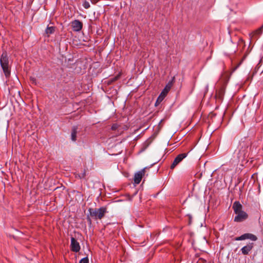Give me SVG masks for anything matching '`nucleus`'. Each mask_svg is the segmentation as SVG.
Masks as SVG:
<instances>
[{"label": "nucleus", "mask_w": 263, "mask_h": 263, "mask_svg": "<svg viewBox=\"0 0 263 263\" xmlns=\"http://www.w3.org/2000/svg\"><path fill=\"white\" fill-rule=\"evenodd\" d=\"M83 6L85 8V9H88L90 5V4L88 2H87V1H85L84 2V3L83 4Z\"/></svg>", "instance_id": "18"}, {"label": "nucleus", "mask_w": 263, "mask_h": 263, "mask_svg": "<svg viewBox=\"0 0 263 263\" xmlns=\"http://www.w3.org/2000/svg\"><path fill=\"white\" fill-rule=\"evenodd\" d=\"M79 263H89V260L87 257H84L80 260Z\"/></svg>", "instance_id": "17"}, {"label": "nucleus", "mask_w": 263, "mask_h": 263, "mask_svg": "<svg viewBox=\"0 0 263 263\" xmlns=\"http://www.w3.org/2000/svg\"><path fill=\"white\" fill-rule=\"evenodd\" d=\"M242 206L239 201H235L232 206L235 213L242 211Z\"/></svg>", "instance_id": "12"}, {"label": "nucleus", "mask_w": 263, "mask_h": 263, "mask_svg": "<svg viewBox=\"0 0 263 263\" xmlns=\"http://www.w3.org/2000/svg\"><path fill=\"white\" fill-rule=\"evenodd\" d=\"M0 64L5 77L8 78L10 75V69L9 66V59L6 52H4L0 58Z\"/></svg>", "instance_id": "1"}, {"label": "nucleus", "mask_w": 263, "mask_h": 263, "mask_svg": "<svg viewBox=\"0 0 263 263\" xmlns=\"http://www.w3.org/2000/svg\"><path fill=\"white\" fill-rule=\"evenodd\" d=\"M236 240H243L245 239H250L252 241H256L257 239L256 236L251 233H245L239 237H236Z\"/></svg>", "instance_id": "5"}, {"label": "nucleus", "mask_w": 263, "mask_h": 263, "mask_svg": "<svg viewBox=\"0 0 263 263\" xmlns=\"http://www.w3.org/2000/svg\"><path fill=\"white\" fill-rule=\"evenodd\" d=\"M229 79L227 74H224L222 76L220 81L223 82V85L217 90H216L215 97L217 99L221 101L223 98L225 92V87Z\"/></svg>", "instance_id": "3"}, {"label": "nucleus", "mask_w": 263, "mask_h": 263, "mask_svg": "<svg viewBox=\"0 0 263 263\" xmlns=\"http://www.w3.org/2000/svg\"><path fill=\"white\" fill-rule=\"evenodd\" d=\"M90 216L95 219H101L107 212V208L102 206L99 209H89Z\"/></svg>", "instance_id": "2"}, {"label": "nucleus", "mask_w": 263, "mask_h": 263, "mask_svg": "<svg viewBox=\"0 0 263 263\" xmlns=\"http://www.w3.org/2000/svg\"><path fill=\"white\" fill-rule=\"evenodd\" d=\"M30 80L31 81L33 82V83H35V81H36V79L34 78H30Z\"/></svg>", "instance_id": "20"}, {"label": "nucleus", "mask_w": 263, "mask_h": 263, "mask_svg": "<svg viewBox=\"0 0 263 263\" xmlns=\"http://www.w3.org/2000/svg\"><path fill=\"white\" fill-rule=\"evenodd\" d=\"M120 77V74L119 73L116 76H115L112 78H110L109 80V83H111L118 80L119 79Z\"/></svg>", "instance_id": "16"}, {"label": "nucleus", "mask_w": 263, "mask_h": 263, "mask_svg": "<svg viewBox=\"0 0 263 263\" xmlns=\"http://www.w3.org/2000/svg\"><path fill=\"white\" fill-rule=\"evenodd\" d=\"M187 155L188 153H182L177 155L174 159L170 166L171 169H174L177 165H178L185 158L187 157Z\"/></svg>", "instance_id": "4"}, {"label": "nucleus", "mask_w": 263, "mask_h": 263, "mask_svg": "<svg viewBox=\"0 0 263 263\" xmlns=\"http://www.w3.org/2000/svg\"><path fill=\"white\" fill-rule=\"evenodd\" d=\"M71 24L72 30L74 32L80 31L83 27V23L78 20L73 21Z\"/></svg>", "instance_id": "7"}, {"label": "nucleus", "mask_w": 263, "mask_h": 263, "mask_svg": "<svg viewBox=\"0 0 263 263\" xmlns=\"http://www.w3.org/2000/svg\"><path fill=\"white\" fill-rule=\"evenodd\" d=\"M254 247V243H249L241 249V252L243 255H248Z\"/></svg>", "instance_id": "10"}, {"label": "nucleus", "mask_w": 263, "mask_h": 263, "mask_svg": "<svg viewBox=\"0 0 263 263\" xmlns=\"http://www.w3.org/2000/svg\"><path fill=\"white\" fill-rule=\"evenodd\" d=\"M172 82H168L166 85L165 86V87H164V88L163 89V90L162 91V92H161L160 93V95H161L162 96H163V97H165L166 95L167 94V93L168 92V91L170 90L172 86Z\"/></svg>", "instance_id": "11"}, {"label": "nucleus", "mask_w": 263, "mask_h": 263, "mask_svg": "<svg viewBox=\"0 0 263 263\" xmlns=\"http://www.w3.org/2000/svg\"><path fill=\"white\" fill-rule=\"evenodd\" d=\"M77 129L78 127L77 126H73L72 128L71 137V140L73 141H75L77 140Z\"/></svg>", "instance_id": "13"}, {"label": "nucleus", "mask_w": 263, "mask_h": 263, "mask_svg": "<svg viewBox=\"0 0 263 263\" xmlns=\"http://www.w3.org/2000/svg\"><path fill=\"white\" fill-rule=\"evenodd\" d=\"M164 99V97L160 95L155 102V106H158L163 100Z\"/></svg>", "instance_id": "15"}, {"label": "nucleus", "mask_w": 263, "mask_h": 263, "mask_svg": "<svg viewBox=\"0 0 263 263\" xmlns=\"http://www.w3.org/2000/svg\"><path fill=\"white\" fill-rule=\"evenodd\" d=\"M71 250L73 252H78L80 250V246L78 241L74 238H71Z\"/></svg>", "instance_id": "9"}, {"label": "nucleus", "mask_w": 263, "mask_h": 263, "mask_svg": "<svg viewBox=\"0 0 263 263\" xmlns=\"http://www.w3.org/2000/svg\"><path fill=\"white\" fill-rule=\"evenodd\" d=\"M118 124H117V123H115L112 125L111 128L112 130H114L117 129L118 128Z\"/></svg>", "instance_id": "19"}, {"label": "nucleus", "mask_w": 263, "mask_h": 263, "mask_svg": "<svg viewBox=\"0 0 263 263\" xmlns=\"http://www.w3.org/2000/svg\"><path fill=\"white\" fill-rule=\"evenodd\" d=\"M235 214L237 215L234 218L235 222H241L248 218V214L243 211Z\"/></svg>", "instance_id": "8"}, {"label": "nucleus", "mask_w": 263, "mask_h": 263, "mask_svg": "<svg viewBox=\"0 0 263 263\" xmlns=\"http://www.w3.org/2000/svg\"><path fill=\"white\" fill-rule=\"evenodd\" d=\"M145 168H143L135 174L134 181L135 184H138L140 183L142 178L144 176L145 172Z\"/></svg>", "instance_id": "6"}, {"label": "nucleus", "mask_w": 263, "mask_h": 263, "mask_svg": "<svg viewBox=\"0 0 263 263\" xmlns=\"http://www.w3.org/2000/svg\"><path fill=\"white\" fill-rule=\"evenodd\" d=\"M55 31V27L53 26H47L45 30V33L49 36L50 34L53 33Z\"/></svg>", "instance_id": "14"}]
</instances>
